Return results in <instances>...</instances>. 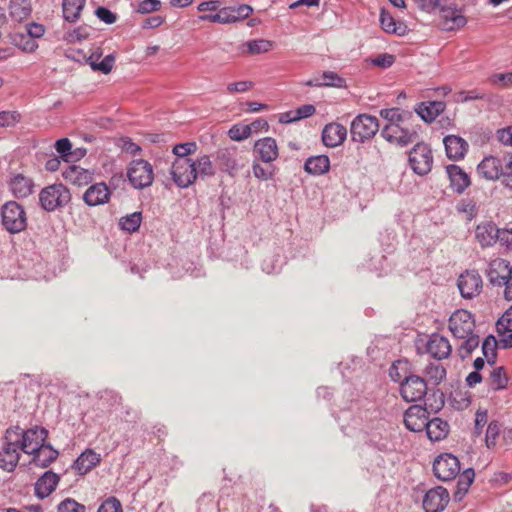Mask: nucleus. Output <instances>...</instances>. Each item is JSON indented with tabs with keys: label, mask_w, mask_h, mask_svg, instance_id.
Returning <instances> with one entry per match:
<instances>
[{
	"label": "nucleus",
	"mask_w": 512,
	"mask_h": 512,
	"mask_svg": "<svg viewBox=\"0 0 512 512\" xmlns=\"http://www.w3.org/2000/svg\"><path fill=\"white\" fill-rule=\"evenodd\" d=\"M110 190L104 182L91 185L83 194V201L88 206H98L109 201Z\"/></svg>",
	"instance_id": "18"
},
{
	"label": "nucleus",
	"mask_w": 512,
	"mask_h": 512,
	"mask_svg": "<svg viewBox=\"0 0 512 512\" xmlns=\"http://www.w3.org/2000/svg\"><path fill=\"white\" fill-rule=\"evenodd\" d=\"M501 272H503V268L498 267V262L491 264V266L487 272V276H488L491 284L498 285V286L503 285L505 277H504V274Z\"/></svg>",
	"instance_id": "51"
},
{
	"label": "nucleus",
	"mask_w": 512,
	"mask_h": 512,
	"mask_svg": "<svg viewBox=\"0 0 512 512\" xmlns=\"http://www.w3.org/2000/svg\"><path fill=\"white\" fill-rule=\"evenodd\" d=\"M424 429H426L427 436L430 440L440 441L448 435L449 424L440 418H433L426 422Z\"/></svg>",
	"instance_id": "29"
},
{
	"label": "nucleus",
	"mask_w": 512,
	"mask_h": 512,
	"mask_svg": "<svg viewBox=\"0 0 512 512\" xmlns=\"http://www.w3.org/2000/svg\"><path fill=\"white\" fill-rule=\"evenodd\" d=\"M58 512H85V507L73 499H66L59 504Z\"/></svg>",
	"instance_id": "53"
},
{
	"label": "nucleus",
	"mask_w": 512,
	"mask_h": 512,
	"mask_svg": "<svg viewBox=\"0 0 512 512\" xmlns=\"http://www.w3.org/2000/svg\"><path fill=\"white\" fill-rule=\"evenodd\" d=\"M442 18L444 20V27L447 30H453L463 27L467 20L460 10L457 9H443Z\"/></svg>",
	"instance_id": "33"
},
{
	"label": "nucleus",
	"mask_w": 512,
	"mask_h": 512,
	"mask_svg": "<svg viewBox=\"0 0 512 512\" xmlns=\"http://www.w3.org/2000/svg\"><path fill=\"white\" fill-rule=\"evenodd\" d=\"M215 161L219 169L231 177L236 176L248 163L245 152L236 146L219 148L215 154Z\"/></svg>",
	"instance_id": "3"
},
{
	"label": "nucleus",
	"mask_w": 512,
	"mask_h": 512,
	"mask_svg": "<svg viewBox=\"0 0 512 512\" xmlns=\"http://www.w3.org/2000/svg\"><path fill=\"white\" fill-rule=\"evenodd\" d=\"M347 137V129L339 123H329L325 125L322 131V141L327 147H337L341 145Z\"/></svg>",
	"instance_id": "17"
},
{
	"label": "nucleus",
	"mask_w": 512,
	"mask_h": 512,
	"mask_svg": "<svg viewBox=\"0 0 512 512\" xmlns=\"http://www.w3.org/2000/svg\"><path fill=\"white\" fill-rule=\"evenodd\" d=\"M433 472L438 480H455L460 473V462L452 454H442L434 460Z\"/></svg>",
	"instance_id": "11"
},
{
	"label": "nucleus",
	"mask_w": 512,
	"mask_h": 512,
	"mask_svg": "<svg viewBox=\"0 0 512 512\" xmlns=\"http://www.w3.org/2000/svg\"><path fill=\"white\" fill-rule=\"evenodd\" d=\"M228 136L233 141H243L251 136V127L245 124H235L229 129Z\"/></svg>",
	"instance_id": "44"
},
{
	"label": "nucleus",
	"mask_w": 512,
	"mask_h": 512,
	"mask_svg": "<svg viewBox=\"0 0 512 512\" xmlns=\"http://www.w3.org/2000/svg\"><path fill=\"white\" fill-rule=\"evenodd\" d=\"M499 228L491 221L482 222L475 229V237L481 247H490L497 242Z\"/></svg>",
	"instance_id": "23"
},
{
	"label": "nucleus",
	"mask_w": 512,
	"mask_h": 512,
	"mask_svg": "<svg viewBox=\"0 0 512 512\" xmlns=\"http://www.w3.org/2000/svg\"><path fill=\"white\" fill-rule=\"evenodd\" d=\"M497 138L501 143L512 146V126L498 130Z\"/></svg>",
	"instance_id": "64"
},
{
	"label": "nucleus",
	"mask_w": 512,
	"mask_h": 512,
	"mask_svg": "<svg viewBox=\"0 0 512 512\" xmlns=\"http://www.w3.org/2000/svg\"><path fill=\"white\" fill-rule=\"evenodd\" d=\"M427 421V410L419 405L410 406L404 414L405 426L412 432L422 431Z\"/></svg>",
	"instance_id": "16"
},
{
	"label": "nucleus",
	"mask_w": 512,
	"mask_h": 512,
	"mask_svg": "<svg viewBox=\"0 0 512 512\" xmlns=\"http://www.w3.org/2000/svg\"><path fill=\"white\" fill-rule=\"evenodd\" d=\"M330 160L326 155H317L309 157L305 164L304 169L311 175H322L329 171Z\"/></svg>",
	"instance_id": "30"
},
{
	"label": "nucleus",
	"mask_w": 512,
	"mask_h": 512,
	"mask_svg": "<svg viewBox=\"0 0 512 512\" xmlns=\"http://www.w3.org/2000/svg\"><path fill=\"white\" fill-rule=\"evenodd\" d=\"M101 55V52L96 51L88 57L87 62L93 71H100L103 74H108L114 66L115 57L113 54H109L105 56L103 60L99 61Z\"/></svg>",
	"instance_id": "32"
},
{
	"label": "nucleus",
	"mask_w": 512,
	"mask_h": 512,
	"mask_svg": "<svg viewBox=\"0 0 512 512\" xmlns=\"http://www.w3.org/2000/svg\"><path fill=\"white\" fill-rule=\"evenodd\" d=\"M30 455L33 456L32 462L36 466L45 468L56 460L58 456V451L54 450L51 447V445L45 444L42 447H40L37 451L32 452Z\"/></svg>",
	"instance_id": "31"
},
{
	"label": "nucleus",
	"mask_w": 512,
	"mask_h": 512,
	"mask_svg": "<svg viewBox=\"0 0 512 512\" xmlns=\"http://www.w3.org/2000/svg\"><path fill=\"white\" fill-rule=\"evenodd\" d=\"M502 183L512 189V155L508 158L503 166V174H501Z\"/></svg>",
	"instance_id": "60"
},
{
	"label": "nucleus",
	"mask_w": 512,
	"mask_h": 512,
	"mask_svg": "<svg viewBox=\"0 0 512 512\" xmlns=\"http://www.w3.org/2000/svg\"><path fill=\"white\" fill-rule=\"evenodd\" d=\"M500 430L501 426L498 422L492 421L489 423L485 437L486 445L488 448L495 446L496 439L499 436Z\"/></svg>",
	"instance_id": "49"
},
{
	"label": "nucleus",
	"mask_w": 512,
	"mask_h": 512,
	"mask_svg": "<svg viewBox=\"0 0 512 512\" xmlns=\"http://www.w3.org/2000/svg\"><path fill=\"white\" fill-rule=\"evenodd\" d=\"M445 108L446 104L443 101L422 102L417 106L415 112L423 121L431 123Z\"/></svg>",
	"instance_id": "28"
},
{
	"label": "nucleus",
	"mask_w": 512,
	"mask_h": 512,
	"mask_svg": "<svg viewBox=\"0 0 512 512\" xmlns=\"http://www.w3.org/2000/svg\"><path fill=\"white\" fill-rule=\"evenodd\" d=\"M491 81L494 84H500L503 87H508L512 85V72L494 74L491 77Z\"/></svg>",
	"instance_id": "62"
},
{
	"label": "nucleus",
	"mask_w": 512,
	"mask_h": 512,
	"mask_svg": "<svg viewBox=\"0 0 512 512\" xmlns=\"http://www.w3.org/2000/svg\"><path fill=\"white\" fill-rule=\"evenodd\" d=\"M101 461L100 454L91 449L82 452L73 464V469L78 475L83 476Z\"/></svg>",
	"instance_id": "26"
},
{
	"label": "nucleus",
	"mask_w": 512,
	"mask_h": 512,
	"mask_svg": "<svg viewBox=\"0 0 512 512\" xmlns=\"http://www.w3.org/2000/svg\"><path fill=\"white\" fill-rule=\"evenodd\" d=\"M12 44L26 53H33L38 49V44L30 38L25 32H15L11 34Z\"/></svg>",
	"instance_id": "35"
},
{
	"label": "nucleus",
	"mask_w": 512,
	"mask_h": 512,
	"mask_svg": "<svg viewBox=\"0 0 512 512\" xmlns=\"http://www.w3.org/2000/svg\"><path fill=\"white\" fill-rule=\"evenodd\" d=\"M381 136L389 143L405 147L412 143L418 135L415 130L411 131L407 128H403L398 123H390L382 129Z\"/></svg>",
	"instance_id": "12"
},
{
	"label": "nucleus",
	"mask_w": 512,
	"mask_h": 512,
	"mask_svg": "<svg viewBox=\"0 0 512 512\" xmlns=\"http://www.w3.org/2000/svg\"><path fill=\"white\" fill-rule=\"evenodd\" d=\"M315 111H316V109L313 105L305 104V105H302L299 108H297L294 111V114H295L296 119L301 120V119L308 118V117L312 116L315 113Z\"/></svg>",
	"instance_id": "63"
},
{
	"label": "nucleus",
	"mask_w": 512,
	"mask_h": 512,
	"mask_svg": "<svg viewBox=\"0 0 512 512\" xmlns=\"http://www.w3.org/2000/svg\"><path fill=\"white\" fill-rule=\"evenodd\" d=\"M425 376L433 384H440L446 377V369L440 363L431 362L424 369Z\"/></svg>",
	"instance_id": "36"
},
{
	"label": "nucleus",
	"mask_w": 512,
	"mask_h": 512,
	"mask_svg": "<svg viewBox=\"0 0 512 512\" xmlns=\"http://www.w3.org/2000/svg\"><path fill=\"white\" fill-rule=\"evenodd\" d=\"M57 484L58 482H35V495L44 499L56 489Z\"/></svg>",
	"instance_id": "50"
},
{
	"label": "nucleus",
	"mask_w": 512,
	"mask_h": 512,
	"mask_svg": "<svg viewBox=\"0 0 512 512\" xmlns=\"http://www.w3.org/2000/svg\"><path fill=\"white\" fill-rule=\"evenodd\" d=\"M446 172L450 180V186L453 191L461 194L470 185V178L468 174L455 164L448 165Z\"/></svg>",
	"instance_id": "25"
},
{
	"label": "nucleus",
	"mask_w": 512,
	"mask_h": 512,
	"mask_svg": "<svg viewBox=\"0 0 512 512\" xmlns=\"http://www.w3.org/2000/svg\"><path fill=\"white\" fill-rule=\"evenodd\" d=\"M380 116L390 121V123H398L400 125L401 123L411 118L413 115L409 111L400 112L398 108H389L381 109Z\"/></svg>",
	"instance_id": "37"
},
{
	"label": "nucleus",
	"mask_w": 512,
	"mask_h": 512,
	"mask_svg": "<svg viewBox=\"0 0 512 512\" xmlns=\"http://www.w3.org/2000/svg\"><path fill=\"white\" fill-rule=\"evenodd\" d=\"M427 393V383L417 375L405 376L400 385V394L406 402H417Z\"/></svg>",
	"instance_id": "10"
},
{
	"label": "nucleus",
	"mask_w": 512,
	"mask_h": 512,
	"mask_svg": "<svg viewBox=\"0 0 512 512\" xmlns=\"http://www.w3.org/2000/svg\"><path fill=\"white\" fill-rule=\"evenodd\" d=\"M378 130V119L368 114H359L350 127L352 140L361 143L374 137Z\"/></svg>",
	"instance_id": "8"
},
{
	"label": "nucleus",
	"mask_w": 512,
	"mask_h": 512,
	"mask_svg": "<svg viewBox=\"0 0 512 512\" xmlns=\"http://www.w3.org/2000/svg\"><path fill=\"white\" fill-rule=\"evenodd\" d=\"M171 175L174 183L180 188H187L197 179L196 162L190 158H176L172 163Z\"/></svg>",
	"instance_id": "7"
},
{
	"label": "nucleus",
	"mask_w": 512,
	"mask_h": 512,
	"mask_svg": "<svg viewBox=\"0 0 512 512\" xmlns=\"http://www.w3.org/2000/svg\"><path fill=\"white\" fill-rule=\"evenodd\" d=\"M196 150L197 144L195 142L179 143L173 147V153L177 158H188V156L195 153Z\"/></svg>",
	"instance_id": "48"
},
{
	"label": "nucleus",
	"mask_w": 512,
	"mask_h": 512,
	"mask_svg": "<svg viewBox=\"0 0 512 512\" xmlns=\"http://www.w3.org/2000/svg\"><path fill=\"white\" fill-rule=\"evenodd\" d=\"M460 294L465 299H472L482 290V278L476 270H466L457 281Z\"/></svg>",
	"instance_id": "13"
},
{
	"label": "nucleus",
	"mask_w": 512,
	"mask_h": 512,
	"mask_svg": "<svg viewBox=\"0 0 512 512\" xmlns=\"http://www.w3.org/2000/svg\"><path fill=\"white\" fill-rule=\"evenodd\" d=\"M45 31L44 25L37 22H30L25 25V33L33 40L41 38Z\"/></svg>",
	"instance_id": "52"
},
{
	"label": "nucleus",
	"mask_w": 512,
	"mask_h": 512,
	"mask_svg": "<svg viewBox=\"0 0 512 512\" xmlns=\"http://www.w3.org/2000/svg\"><path fill=\"white\" fill-rule=\"evenodd\" d=\"M72 144L68 138H61L56 141L55 149L60 154L61 158L66 161H72Z\"/></svg>",
	"instance_id": "46"
},
{
	"label": "nucleus",
	"mask_w": 512,
	"mask_h": 512,
	"mask_svg": "<svg viewBox=\"0 0 512 512\" xmlns=\"http://www.w3.org/2000/svg\"><path fill=\"white\" fill-rule=\"evenodd\" d=\"M499 342L493 335L487 336L482 343V352L483 355L487 358V362L490 365L495 363L497 357V347Z\"/></svg>",
	"instance_id": "38"
},
{
	"label": "nucleus",
	"mask_w": 512,
	"mask_h": 512,
	"mask_svg": "<svg viewBox=\"0 0 512 512\" xmlns=\"http://www.w3.org/2000/svg\"><path fill=\"white\" fill-rule=\"evenodd\" d=\"M95 15L106 24H113L117 20L116 14L106 7H98L95 10Z\"/></svg>",
	"instance_id": "58"
},
{
	"label": "nucleus",
	"mask_w": 512,
	"mask_h": 512,
	"mask_svg": "<svg viewBox=\"0 0 512 512\" xmlns=\"http://www.w3.org/2000/svg\"><path fill=\"white\" fill-rule=\"evenodd\" d=\"M498 267L503 268V272H505V274H504L505 280L503 282V285L505 286L504 297L506 300L511 301L512 300V265L509 266V262L498 261Z\"/></svg>",
	"instance_id": "42"
},
{
	"label": "nucleus",
	"mask_w": 512,
	"mask_h": 512,
	"mask_svg": "<svg viewBox=\"0 0 512 512\" xmlns=\"http://www.w3.org/2000/svg\"><path fill=\"white\" fill-rule=\"evenodd\" d=\"M324 85L327 87H345V79L340 77L337 73L332 71H325L321 74Z\"/></svg>",
	"instance_id": "47"
},
{
	"label": "nucleus",
	"mask_w": 512,
	"mask_h": 512,
	"mask_svg": "<svg viewBox=\"0 0 512 512\" xmlns=\"http://www.w3.org/2000/svg\"><path fill=\"white\" fill-rule=\"evenodd\" d=\"M446 155L449 159H462L467 150L468 143L461 137L456 135H448L443 139Z\"/></svg>",
	"instance_id": "24"
},
{
	"label": "nucleus",
	"mask_w": 512,
	"mask_h": 512,
	"mask_svg": "<svg viewBox=\"0 0 512 512\" xmlns=\"http://www.w3.org/2000/svg\"><path fill=\"white\" fill-rule=\"evenodd\" d=\"M448 502V491L442 486H437L426 492L423 499V509L425 512H442Z\"/></svg>",
	"instance_id": "14"
},
{
	"label": "nucleus",
	"mask_w": 512,
	"mask_h": 512,
	"mask_svg": "<svg viewBox=\"0 0 512 512\" xmlns=\"http://www.w3.org/2000/svg\"><path fill=\"white\" fill-rule=\"evenodd\" d=\"M127 176L131 185L136 189L151 186L154 180L152 165L143 159L133 160L127 169Z\"/></svg>",
	"instance_id": "6"
},
{
	"label": "nucleus",
	"mask_w": 512,
	"mask_h": 512,
	"mask_svg": "<svg viewBox=\"0 0 512 512\" xmlns=\"http://www.w3.org/2000/svg\"><path fill=\"white\" fill-rule=\"evenodd\" d=\"M480 176L487 180H497L503 174V165L500 159L489 156L485 157L477 167Z\"/></svg>",
	"instance_id": "21"
},
{
	"label": "nucleus",
	"mask_w": 512,
	"mask_h": 512,
	"mask_svg": "<svg viewBox=\"0 0 512 512\" xmlns=\"http://www.w3.org/2000/svg\"><path fill=\"white\" fill-rule=\"evenodd\" d=\"M395 62V56L392 54H379L374 59H372V63L375 66L381 67V68H389L393 65Z\"/></svg>",
	"instance_id": "59"
},
{
	"label": "nucleus",
	"mask_w": 512,
	"mask_h": 512,
	"mask_svg": "<svg viewBox=\"0 0 512 512\" xmlns=\"http://www.w3.org/2000/svg\"><path fill=\"white\" fill-rule=\"evenodd\" d=\"M20 119V115L15 111L0 112V127H9L15 125Z\"/></svg>",
	"instance_id": "54"
},
{
	"label": "nucleus",
	"mask_w": 512,
	"mask_h": 512,
	"mask_svg": "<svg viewBox=\"0 0 512 512\" xmlns=\"http://www.w3.org/2000/svg\"><path fill=\"white\" fill-rule=\"evenodd\" d=\"M427 352L435 359L442 360L451 354L449 340L439 334H432L426 345Z\"/></svg>",
	"instance_id": "19"
},
{
	"label": "nucleus",
	"mask_w": 512,
	"mask_h": 512,
	"mask_svg": "<svg viewBox=\"0 0 512 512\" xmlns=\"http://www.w3.org/2000/svg\"><path fill=\"white\" fill-rule=\"evenodd\" d=\"M9 189L16 198H26L32 194L34 182L31 178L18 173L13 174L8 181Z\"/></svg>",
	"instance_id": "20"
},
{
	"label": "nucleus",
	"mask_w": 512,
	"mask_h": 512,
	"mask_svg": "<svg viewBox=\"0 0 512 512\" xmlns=\"http://www.w3.org/2000/svg\"><path fill=\"white\" fill-rule=\"evenodd\" d=\"M31 0H10L8 4L9 16L13 21L23 22L32 14Z\"/></svg>",
	"instance_id": "27"
},
{
	"label": "nucleus",
	"mask_w": 512,
	"mask_h": 512,
	"mask_svg": "<svg viewBox=\"0 0 512 512\" xmlns=\"http://www.w3.org/2000/svg\"><path fill=\"white\" fill-rule=\"evenodd\" d=\"M248 52L251 54H260L268 52L272 47V42L266 39H257L247 42Z\"/></svg>",
	"instance_id": "45"
},
{
	"label": "nucleus",
	"mask_w": 512,
	"mask_h": 512,
	"mask_svg": "<svg viewBox=\"0 0 512 512\" xmlns=\"http://www.w3.org/2000/svg\"><path fill=\"white\" fill-rule=\"evenodd\" d=\"M1 216L3 226L10 233H19L26 228L25 211L16 201L5 203L2 207Z\"/></svg>",
	"instance_id": "5"
},
{
	"label": "nucleus",
	"mask_w": 512,
	"mask_h": 512,
	"mask_svg": "<svg viewBox=\"0 0 512 512\" xmlns=\"http://www.w3.org/2000/svg\"><path fill=\"white\" fill-rule=\"evenodd\" d=\"M63 178L78 187L86 186L93 180V173L80 166L70 165L62 172Z\"/></svg>",
	"instance_id": "22"
},
{
	"label": "nucleus",
	"mask_w": 512,
	"mask_h": 512,
	"mask_svg": "<svg viewBox=\"0 0 512 512\" xmlns=\"http://www.w3.org/2000/svg\"><path fill=\"white\" fill-rule=\"evenodd\" d=\"M86 0H63V17L68 22H75L80 17Z\"/></svg>",
	"instance_id": "34"
},
{
	"label": "nucleus",
	"mask_w": 512,
	"mask_h": 512,
	"mask_svg": "<svg viewBox=\"0 0 512 512\" xmlns=\"http://www.w3.org/2000/svg\"><path fill=\"white\" fill-rule=\"evenodd\" d=\"M71 200L69 189L63 184H53L43 188L39 194L41 207L48 212L66 206Z\"/></svg>",
	"instance_id": "4"
},
{
	"label": "nucleus",
	"mask_w": 512,
	"mask_h": 512,
	"mask_svg": "<svg viewBox=\"0 0 512 512\" xmlns=\"http://www.w3.org/2000/svg\"><path fill=\"white\" fill-rule=\"evenodd\" d=\"M48 436V431L39 426L23 430L19 426H11L6 429L2 438L0 451V468L11 472L20 460L19 451L31 454L42 447Z\"/></svg>",
	"instance_id": "1"
},
{
	"label": "nucleus",
	"mask_w": 512,
	"mask_h": 512,
	"mask_svg": "<svg viewBox=\"0 0 512 512\" xmlns=\"http://www.w3.org/2000/svg\"><path fill=\"white\" fill-rule=\"evenodd\" d=\"M408 160L412 170L420 176L428 174L432 169V151L430 147L423 142L414 145L409 152Z\"/></svg>",
	"instance_id": "9"
},
{
	"label": "nucleus",
	"mask_w": 512,
	"mask_h": 512,
	"mask_svg": "<svg viewBox=\"0 0 512 512\" xmlns=\"http://www.w3.org/2000/svg\"><path fill=\"white\" fill-rule=\"evenodd\" d=\"M142 221V215L140 212H134L130 215L122 217L120 219L119 225L122 230L128 232H135L139 229Z\"/></svg>",
	"instance_id": "40"
},
{
	"label": "nucleus",
	"mask_w": 512,
	"mask_h": 512,
	"mask_svg": "<svg viewBox=\"0 0 512 512\" xmlns=\"http://www.w3.org/2000/svg\"><path fill=\"white\" fill-rule=\"evenodd\" d=\"M508 378L503 367L495 368L490 375V386L493 390H501L507 386Z\"/></svg>",
	"instance_id": "43"
},
{
	"label": "nucleus",
	"mask_w": 512,
	"mask_h": 512,
	"mask_svg": "<svg viewBox=\"0 0 512 512\" xmlns=\"http://www.w3.org/2000/svg\"><path fill=\"white\" fill-rule=\"evenodd\" d=\"M499 339V345L501 348L507 349L512 347V329L508 327H504L502 329H497Z\"/></svg>",
	"instance_id": "57"
},
{
	"label": "nucleus",
	"mask_w": 512,
	"mask_h": 512,
	"mask_svg": "<svg viewBox=\"0 0 512 512\" xmlns=\"http://www.w3.org/2000/svg\"><path fill=\"white\" fill-rule=\"evenodd\" d=\"M476 324L473 314L467 310H456L449 318V330L455 338L462 339L458 354L465 359L479 346L480 337L475 332Z\"/></svg>",
	"instance_id": "2"
},
{
	"label": "nucleus",
	"mask_w": 512,
	"mask_h": 512,
	"mask_svg": "<svg viewBox=\"0 0 512 512\" xmlns=\"http://www.w3.org/2000/svg\"><path fill=\"white\" fill-rule=\"evenodd\" d=\"M253 153L256 160L271 163L278 158L279 150L277 142L272 137H264L254 143Z\"/></svg>",
	"instance_id": "15"
},
{
	"label": "nucleus",
	"mask_w": 512,
	"mask_h": 512,
	"mask_svg": "<svg viewBox=\"0 0 512 512\" xmlns=\"http://www.w3.org/2000/svg\"><path fill=\"white\" fill-rule=\"evenodd\" d=\"M380 23L384 31L403 35L404 28L401 24L397 25L394 18L386 11L382 10L380 14Z\"/></svg>",
	"instance_id": "39"
},
{
	"label": "nucleus",
	"mask_w": 512,
	"mask_h": 512,
	"mask_svg": "<svg viewBox=\"0 0 512 512\" xmlns=\"http://www.w3.org/2000/svg\"><path fill=\"white\" fill-rule=\"evenodd\" d=\"M197 176L211 177L215 174L213 163L208 155H202L196 161Z\"/></svg>",
	"instance_id": "41"
},
{
	"label": "nucleus",
	"mask_w": 512,
	"mask_h": 512,
	"mask_svg": "<svg viewBox=\"0 0 512 512\" xmlns=\"http://www.w3.org/2000/svg\"><path fill=\"white\" fill-rule=\"evenodd\" d=\"M161 7L159 0H143L139 3L137 12L141 14H148L151 12L158 11Z\"/></svg>",
	"instance_id": "56"
},
{
	"label": "nucleus",
	"mask_w": 512,
	"mask_h": 512,
	"mask_svg": "<svg viewBox=\"0 0 512 512\" xmlns=\"http://www.w3.org/2000/svg\"><path fill=\"white\" fill-rule=\"evenodd\" d=\"M97 512H122L121 503L115 497H110L100 505Z\"/></svg>",
	"instance_id": "55"
},
{
	"label": "nucleus",
	"mask_w": 512,
	"mask_h": 512,
	"mask_svg": "<svg viewBox=\"0 0 512 512\" xmlns=\"http://www.w3.org/2000/svg\"><path fill=\"white\" fill-rule=\"evenodd\" d=\"M120 142L122 150L129 154L135 155L141 151V147L128 137L121 138Z\"/></svg>",
	"instance_id": "61"
}]
</instances>
